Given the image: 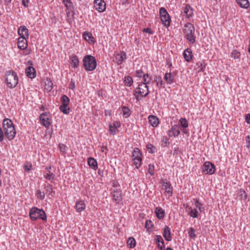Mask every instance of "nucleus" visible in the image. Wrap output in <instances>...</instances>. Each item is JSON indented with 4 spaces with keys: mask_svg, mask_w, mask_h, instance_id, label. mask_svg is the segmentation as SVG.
I'll use <instances>...</instances> for the list:
<instances>
[{
    "mask_svg": "<svg viewBox=\"0 0 250 250\" xmlns=\"http://www.w3.org/2000/svg\"><path fill=\"white\" fill-rule=\"evenodd\" d=\"M3 128L5 135L9 140H13L16 135V132L12 121L8 118L3 121Z\"/></svg>",
    "mask_w": 250,
    "mask_h": 250,
    "instance_id": "1",
    "label": "nucleus"
},
{
    "mask_svg": "<svg viewBox=\"0 0 250 250\" xmlns=\"http://www.w3.org/2000/svg\"><path fill=\"white\" fill-rule=\"evenodd\" d=\"M184 34L187 40L192 43L196 42L195 28L190 23H187L184 26Z\"/></svg>",
    "mask_w": 250,
    "mask_h": 250,
    "instance_id": "2",
    "label": "nucleus"
},
{
    "mask_svg": "<svg viewBox=\"0 0 250 250\" xmlns=\"http://www.w3.org/2000/svg\"><path fill=\"white\" fill-rule=\"evenodd\" d=\"M29 216L33 221L37 220L38 219L45 221L47 218L44 211L42 209L38 208L37 207H33L30 209Z\"/></svg>",
    "mask_w": 250,
    "mask_h": 250,
    "instance_id": "3",
    "label": "nucleus"
},
{
    "mask_svg": "<svg viewBox=\"0 0 250 250\" xmlns=\"http://www.w3.org/2000/svg\"><path fill=\"white\" fill-rule=\"evenodd\" d=\"M83 66L86 71H91L94 70L97 66L95 58L91 55H86L83 59Z\"/></svg>",
    "mask_w": 250,
    "mask_h": 250,
    "instance_id": "4",
    "label": "nucleus"
},
{
    "mask_svg": "<svg viewBox=\"0 0 250 250\" xmlns=\"http://www.w3.org/2000/svg\"><path fill=\"white\" fill-rule=\"evenodd\" d=\"M6 81L10 88H14L18 83V77L17 74L12 70L8 71L6 73Z\"/></svg>",
    "mask_w": 250,
    "mask_h": 250,
    "instance_id": "5",
    "label": "nucleus"
},
{
    "mask_svg": "<svg viewBox=\"0 0 250 250\" xmlns=\"http://www.w3.org/2000/svg\"><path fill=\"white\" fill-rule=\"evenodd\" d=\"M159 13L162 22L166 27L170 25V18L168 13L164 7L160 9Z\"/></svg>",
    "mask_w": 250,
    "mask_h": 250,
    "instance_id": "6",
    "label": "nucleus"
},
{
    "mask_svg": "<svg viewBox=\"0 0 250 250\" xmlns=\"http://www.w3.org/2000/svg\"><path fill=\"white\" fill-rule=\"evenodd\" d=\"M215 171V166L210 162H206L203 166V172L206 174L212 175Z\"/></svg>",
    "mask_w": 250,
    "mask_h": 250,
    "instance_id": "7",
    "label": "nucleus"
},
{
    "mask_svg": "<svg viewBox=\"0 0 250 250\" xmlns=\"http://www.w3.org/2000/svg\"><path fill=\"white\" fill-rule=\"evenodd\" d=\"M161 184L162 185L163 189H164L167 193L171 195L173 193V188L171 187L170 183L167 181V179H163L161 181Z\"/></svg>",
    "mask_w": 250,
    "mask_h": 250,
    "instance_id": "8",
    "label": "nucleus"
},
{
    "mask_svg": "<svg viewBox=\"0 0 250 250\" xmlns=\"http://www.w3.org/2000/svg\"><path fill=\"white\" fill-rule=\"evenodd\" d=\"M94 7L100 12H103L106 9V4L104 0H95Z\"/></svg>",
    "mask_w": 250,
    "mask_h": 250,
    "instance_id": "9",
    "label": "nucleus"
},
{
    "mask_svg": "<svg viewBox=\"0 0 250 250\" xmlns=\"http://www.w3.org/2000/svg\"><path fill=\"white\" fill-rule=\"evenodd\" d=\"M126 59V55L125 52L122 51L120 53L115 55L114 61L118 65L121 64L123 61Z\"/></svg>",
    "mask_w": 250,
    "mask_h": 250,
    "instance_id": "10",
    "label": "nucleus"
},
{
    "mask_svg": "<svg viewBox=\"0 0 250 250\" xmlns=\"http://www.w3.org/2000/svg\"><path fill=\"white\" fill-rule=\"evenodd\" d=\"M139 90L138 93L141 94L142 97H146L149 94L148 87L144 83H140L137 88Z\"/></svg>",
    "mask_w": 250,
    "mask_h": 250,
    "instance_id": "11",
    "label": "nucleus"
},
{
    "mask_svg": "<svg viewBox=\"0 0 250 250\" xmlns=\"http://www.w3.org/2000/svg\"><path fill=\"white\" fill-rule=\"evenodd\" d=\"M40 119L42 125L46 127H48L51 124V120L48 117V115L45 113H42L40 116Z\"/></svg>",
    "mask_w": 250,
    "mask_h": 250,
    "instance_id": "12",
    "label": "nucleus"
},
{
    "mask_svg": "<svg viewBox=\"0 0 250 250\" xmlns=\"http://www.w3.org/2000/svg\"><path fill=\"white\" fill-rule=\"evenodd\" d=\"M180 133L179 127L177 125L173 126L167 132V135L169 137H177Z\"/></svg>",
    "mask_w": 250,
    "mask_h": 250,
    "instance_id": "13",
    "label": "nucleus"
},
{
    "mask_svg": "<svg viewBox=\"0 0 250 250\" xmlns=\"http://www.w3.org/2000/svg\"><path fill=\"white\" fill-rule=\"evenodd\" d=\"M24 37H20L18 42V47L21 50H24L27 47L28 44L26 39Z\"/></svg>",
    "mask_w": 250,
    "mask_h": 250,
    "instance_id": "14",
    "label": "nucleus"
},
{
    "mask_svg": "<svg viewBox=\"0 0 250 250\" xmlns=\"http://www.w3.org/2000/svg\"><path fill=\"white\" fill-rule=\"evenodd\" d=\"M18 33L20 36V37L26 38H28L29 37L28 30L25 26H21L18 29Z\"/></svg>",
    "mask_w": 250,
    "mask_h": 250,
    "instance_id": "15",
    "label": "nucleus"
},
{
    "mask_svg": "<svg viewBox=\"0 0 250 250\" xmlns=\"http://www.w3.org/2000/svg\"><path fill=\"white\" fill-rule=\"evenodd\" d=\"M26 76L30 78H34L36 76V70L32 66H29L25 69Z\"/></svg>",
    "mask_w": 250,
    "mask_h": 250,
    "instance_id": "16",
    "label": "nucleus"
},
{
    "mask_svg": "<svg viewBox=\"0 0 250 250\" xmlns=\"http://www.w3.org/2000/svg\"><path fill=\"white\" fill-rule=\"evenodd\" d=\"M163 236L165 239L167 241H170L172 239L171 236V232L170 228L167 226H165L163 232Z\"/></svg>",
    "mask_w": 250,
    "mask_h": 250,
    "instance_id": "17",
    "label": "nucleus"
},
{
    "mask_svg": "<svg viewBox=\"0 0 250 250\" xmlns=\"http://www.w3.org/2000/svg\"><path fill=\"white\" fill-rule=\"evenodd\" d=\"M86 205L83 200H79L76 203L75 208L77 211L79 212H82L85 208Z\"/></svg>",
    "mask_w": 250,
    "mask_h": 250,
    "instance_id": "18",
    "label": "nucleus"
},
{
    "mask_svg": "<svg viewBox=\"0 0 250 250\" xmlns=\"http://www.w3.org/2000/svg\"><path fill=\"white\" fill-rule=\"evenodd\" d=\"M113 199L114 201L119 203L122 200V196L121 192L117 190H114L113 192Z\"/></svg>",
    "mask_w": 250,
    "mask_h": 250,
    "instance_id": "19",
    "label": "nucleus"
},
{
    "mask_svg": "<svg viewBox=\"0 0 250 250\" xmlns=\"http://www.w3.org/2000/svg\"><path fill=\"white\" fill-rule=\"evenodd\" d=\"M183 12L187 18H190L192 16L193 10L189 4H186L184 8Z\"/></svg>",
    "mask_w": 250,
    "mask_h": 250,
    "instance_id": "20",
    "label": "nucleus"
},
{
    "mask_svg": "<svg viewBox=\"0 0 250 250\" xmlns=\"http://www.w3.org/2000/svg\"><path fill=\"white\" fill-rule=\"evenodd\" d=\"M70 63L72 67L76 68L79 64V60L78 57L74 54H73L70 57Z\"/></svg>",
    "mask_w": 250,
    "mask_h": 250,
    "instance_id": "21",
    "label": "nucleus"
},
{
    "mask_svg": "<svg viewBox=\"0 0 250 250\" xmlns=\"http://www.w3.org/2000/svg\"><path fill=\"white\" fill-rule=\"evenodd\" d=\"M148 121L153 127H156L159 124L158 119L153 115L149 116Z\"/></svg>",
    "mask_w": 250,
    "mask_h": 250,
    "instance_id": "22",
    "label": "nucleus"
},
{
    "mask_svg": "<svg viewBox=\"0 0 250 250\" xmlns=\"http://www.w3.org/2000/svg\"><path fill=\"white\" fill-rule=\"evenodd\" d=\"M183 56L184 59L187 62H190L192 58V51L188 48H187L184 51Z\"/></svg>",
    "mask_w": 250,
    "mask_h": 250,
    "instance_id": "23",
    "label": "nucleus"
},
{
    "mask_svg": "<svg viewBox=\"0 0 250 250\" xmlns=\"http://www.w3.org/2000/svg\"><path fill=\"white\" fill-rule=\"evenodd\" d=\"M88 165L92 168L96 170L98 168L97 162L95 159L92 157H90L87 160Z\"/></svg>",
    "mask_w": 250,
    "mask_h": 250,
    "instance_id": "24",
    "label": "nucleus"
},
{
    "mask_svg": "<svg viewBox=\"0 0 250 250\" xmlns=\"http://www.w3.org/2000/svg\"><path fill=\"white\" fill-rule=\"evenodd\" d=\"M155 213H156V216L159 219H163L165 215L164 210L160 207H157L156 208Z\"/></svg>",
    "mask_w": 250,
    "mask_h": 250,
    "instance_id": "25",
    "label": "nucleus"
},
{
    "mask_svg": "<svg viewBox=\"0 0 250 250\" xmlns=\"http://www.w3.org/2000/svg\"><path fill=\"white\" fill-rule=\"evenodd\" d=\"M164 80L167 84H171L174 82V77L170 72L166 73L164 77Z\"/></svg>",
    "mask_w": 250,
    "mask_h": 250,
    "instance_id": "26",
    "label": "nucleus"
},
{
    "mask_svg": "<svg viewBox=\"0 0 250 250\" xmlns=\"http://www.w3.org/2000/svg\"><path fill=\"white\" fill-rule=\"evenodd\" d=\"M237 3L239 6L245 9H247L249 7V2L248 0H237Z\"/></svg>",
    "mask_w": 250,
    "mask_h": 250,
    "instance_id": "27",
    "label": "nucleus"
},
{
    "mask_svg": "<svg viewBox=\"0 0 250 250\" xmlns=\"http://www.w3.org/2000/svg\"><path fill=\"white\" fill-rule=\"evenodd\" d=\"M83 37L84 38V39L89 42H94V41H93V39H94L93 37H92V34L88 32H84L83 33Z\"/></svg>",
    "mask_w": 250,
    "mask_h": 250,
    "instance_id": "28",
    "label": "nucleus"
},
{
    "mask_svg": "<svg viewBox=\"0 0 250 250\" xmlns=\"http://www.w3.org/2000/svg\"><path fill=\"white\" fill-rule=\"evenodd\" d=\"M132 156L134 158H142V153L138 148H135L132 152Z\"/></svg>",
    "mask_w": 250,
    "mask_h": 250,
    "instance_id": "29",
    "label": "nucleus"
},
{
    "mask_svg": "<svg viewBox=\"0 0 250 250\" xmlns=\"http://www.w3.org/2000/svg\"><path fill=\"white\" fill-rule=\"evenodd\" d=\"M124 83L125 86H130L133 83V79L130 76H125L124 79Z\"/></svg>",
    "mask_w": 250,
    "mask_h": 250,
    "instance_id": "30",
    "label": "nucleus"
},
{
    "mask_svg": "<svg viewBox=\"0 0 250 250\" xmlns=\"http://www.w3.org/2000/svg\"><path fill=\"white\" fill-rule=\"evenodd\" d=\"M122 112H123V115L125 118L128 117L130 115V111L129 108L128 107L126 106H123L122 107Z\"/></svg>",
    "mask_w": 250,
    "mask_h": 250,
    "instance_id": "31",
    "label": "nucleus"
},
{
    "mask_svg": "<svg viewBox=\"0 0 250 250\" xmlns=\"http://www.w3.org/2000/svg\"><path fill=\"white\" fill-rule=\"evenodd\" d=\"M61 100L62 103V104L65 105L67 106H68L70 102L69 98L65 95H63L61 97Z\"/></svg>",
    "mask_w": 250,
    "mask_h": 250,
    "instance_id": "32",
    "label": "nucleus"
},
{
    "mask_svg": "<svg viewBox=\"0 0 250 250\" xmlns=\"http://www.w3.org/2000/svg\"><path fill=\"white\" fill-rule=\"evenodd\" d=\"M127 244L130 248H133L136 246V241L133 237H130L128 238Z\"/></svg>",
    "mask_w": 250,
    "mask_h": 250,
    "instance_id": "33",
    "label": "nucleus"
},
{
    "mask_svg": "<svg viewBox=\"0 0 250 250\" xmlns=\"http://www.w3.org/2000/svg\"><path fill=\"white\" fill-rule=\"evenodd\" d=\"M44 186L46 193H48L49 195H51L53 191L52 186L48 183L45 184Z\"/></svg>",
    "mask_w": 250,
    "mask_h": 250,
    "instance_id": "34",
    "label": "nucleus"
},
{
    "mask_svg": "<svg viewBox=\"0 0 250 250\" xmlns=\"http://www.w3.org/2000/svg\"><path fill=\"white\" fill-rule=\"evenodd\" d=\"M60 110L64 114H67L70 112V108L67 105L61 104L60 106Z\"/></svg>",
    "mask_w": 250,
    "mask_h": 250,
    "instance_id": "35",
    "label": "nucleus"
},
{
    "mask_svg": "<svg viewBox=\"0 0 250 250\" xmlns=\"http://www.w3.org/2000/svg\"><path fill=\"white\" fill-rule=\"evenodd\" d=\"M109 131L113 135H115L118 132V130L117 126L115 125V123H114L113 125H109Z\"/></svg>",
    "mask_w": 250,
    "mask_h": 250,
    "instance_id": "36",
    "label": "nucleus"
},
{
    "mask_svg": "<svg viewBox=\"0 0 250 250\" xmlns=\"http://www.w3.org/2000/svg\"><path fill=\"white\" fill-rule=\"evenodd\" d=\"M238 196L242 200H246L247 198V195L245 191L241 189H240L238 192Z\"/></svg>",
    "mask_w": 250,
    "mask_h": 250,
    "instance_id": "37",
    "label": "nucleus"
},
{
    "mask_svg": "<svg viewBox=\"0 0 250 250\" xmlns=\"http://www.w3.org/2000/svg\"><path fill=\"white\" fill-rule=\"evenodd\" d=\"M52 82L47 79L45 82V88L49 91H51L52 88Z\"/></svg>",
    "mask_w": 250,
    "mask_h": 250,
    "instance_id": "38",
    "label": "nucleus"
},
{
    "mask_svg": "<svg viewBox=\"0 0 250 250\" xmlns=\"http://www.w3.org/2000/svg\"><path fill=\"white\" fill-rule=\"evenodd\" d=\"M195 205L196 208H198L200 212H202L204 209V208L203 207V205L198 199L196 200L195 202Z\"/></svg>",
    "mask_w": 250,
    "mask_h": 250,
    "instance_id": "39",
    "label": "nucleus"
},
{
    "mask_svg": "<svg viewBox=\"0 0 250 250\" xmlns=\"http://www.w3.org/2000/svg\"><path fill=\"white\" fill-rule=\"evenodd\" d=\"M142 158H134V164L136 166V168H139V167L141 166L142 164Z\"/></svg>",
    "mask_w": 250,
    "mask_h": 250,
    "instance_id": "40",
    "label": "nucleus"
},
{
    "mask_svg": "<svg viewBox=\"0 0 250 250\" xmlns=\"http://www.w3.org/2000/svg\"><path fill=\"white\" fill-rule=\"evenodd\" d=\"M153 224L150 220H146L145 223V228L148 230H150L153 228Z\"/></svg>",
    "mask_w": 250,
    "mask_h": 250,
    "instance_id": "41",
    "label": "nucleus"
},
{
    "mask_svg": "<svg viewBox=\"0 0 250 250\" xmlns=\"http://www.w3.org/2000/svg\"><path fill=\"white\" fill-rule=\"evenodd\" d=\"M231 56L234 59H238L240 58V53L236 50H233L231 53Z\"/></svg>",
    "mask_w": 250,
    "mask_h": 250,
    "instance_id": "42",
    "label": "nucleus"
},
{
    "mask_svg": "<svg viewBox=\"0 0 250 250\" xmlns=\"http://www.w3.org/2000/svg\"><path fill=\"white\" fill-rule=\"evenodd\" d=\"M196 65L198 66V71H203L205 68V64L203 62H199Z\"/></svg>",
    "mask_w": 250,
    "mask_h": 250,
    "instance_id": "43",
    "label": "nucleus"
},
{
    "mask_svg": "<svg viewBox=\"0 0 250 250\" xmlns=\"http://www.w3.org/2000/svg\"><path fill=\"white\" fill-rule=\"evenodd\" d=\"M180 122L182 127L186 128L188 126V123L186 119L181 118L180 120Z\"/></svg>",
    "mask_w": 250,
    "mask_h": 250,
    "instance_id": "44",
    "label": "nucleus"
},
{
    "mask_svg": "<svg viewBox=\"0 0 250 250\" xmlns=\"http://www.w3.org/2000/svg\"><path fill=\"white\" fill-rule=\"evenodd\" d=\"M191 217L197 218L198 216V212L196 209H191L189 212Z\"/></svg>",
    "mask_w": 250,
    "mask_h": 250,
    "instance_id": "45",
    "label": "nucleus"
},
{
    "mask_svg": "<svg viewBox=\"0 0 250 250\" xmlns=\"http://www.w3.org/2000/svg\"><path fill=\"white\" fill-rule=\"evenodd\" d=\"M188 233L190 238H193L196 237L195 229L192 228H189Z\"/></svg>",
    "mask_w": 250,
    "mask_h": 250,
    "instance_id": "46",
    "label": "nucleus"
},
{
    "mask_svg": "<svg viewBox=\"0 0 250 250\" xmlns=\"http://www.w3.org/2000/svg\"><path fill=\"white\" fill-rule=\"evenodd\" d=\"M55 175L53 173L49 172L44 175V178L48 180H53L54 178Z\"/></svg>",
    "mask_w": 250,
    "mask_h": 250,
    "instance_id": "47",
    "label": "nucleus"
},
{
    "mask_svg": "<svg viewBox=\"0 0 250 250\" xmlns=\"http://www.w3.org/2000/svg\"><path fill=\"white\" fill-rule=\"evenodd\" d=\"M147 149L148 150L150 153H154L155 152V147L152 145L149 144L146 146Z\"/></svg>",
    "mask_w": 250,
    "mask_h": 250,
    "instance_id": "48",
    "label": "nucleus"
},
{
    "mask_svg": "<svg viewBox=\"0 0 250 250\" xmlns=\"http://www.w3.org/2000/svg\"><path fill=\"white\" fill-rule=\"evenodd\" d=\"M37 196L38 198L42 200L44 198L45 194L44 192H42L40 190H38L37 191Z\"/></svg>",
    "mask_w": 250,
    "mask_h": 250,
    "instance_id": "49",
    "label": "nucleus"
},
{
    "mask_svg": "<svg viewBox=\"0 0 250 250\" xmlns=\"http://www.w3.org/2000/svg\"><path fill=\"white\" fill-rule=\"evenodd\" d=\"M59 148L60 151L62 152H65L66 150V146L62 144H59Z\"/></svg>",
    "mask_w": 250,
    "mask_h": 250,
    "instance_id": "50",
    "label": "nucleus"
},
{
    "mask_svg": "<svg viewBox=\"0 0 250 250\" xmlns=\"http://www.w3.org/2000/svg\"><path fill=\"white\" fill-rule=\"evenodd\" d=\"M154 170V166L153 165H149L148 166V172L151 175H154L153 171Z\"/></svg>",
    "mask_w": 250,
    "mask_h": 250,
    "instance_id": "51",
    "label": "nucleus"
},
{
    "mask_svg": "<svg viewBox=\"0 0 250 250\" xmlns=\"http://www.w3.org/2000/svg\"><path fill=\"white\" fill-rule=\"evenodd\" d=\"M155 241L156 243L159 244L164 241L161 236L157 235L155 238Z\"/></svg>",
    "mask_w": 250,
    "mask_h": 250,
    "instance_id": "52",
    "label": "nucleus"
},
{
    "mask_svg": "<svg viewBox=\"0 0 250 250\" xmlns=\"http://www.w3.org/2000/svg\"><path fill=\"white\" fill-rule=\"evenodd\" d=\"M168 142V139L166 137H163L162 139V146H166Z\"/></svg>",
    "mask_w": 250,
    "mask_h": 250,
    "instance_id": "53",
    "label": "nucleus"
},
{
    "mask_svg": "<svg viewBox=\"0 0 250 250\" xmlns=\"http://www.w3.org/2000/svg\"><path fill=\"white\" fill-rule=\"evenodd\" d=\"M69 88L74 90L75 88V84L74 80L72 79H71L70 83L69 84Z\"/></svg>",
    "mask_w": 250,
    "mask_h": 250,
    "instance_id": "54",
    "label": "nucleus"
},
{
    "mask_svg": "<svg viewBox=\"0 0 250 250\" xmlns=\"http://www.w3.org/2000/svg\"><path fill=\"white\" fill-rule=\"evenodd\" d=\"M142 31L143 32L147 33L151 35L153 34V32L149 28H143Z\"/></svg>",
    "mask_w": 250,
    "mask_h": 250,
    "instance_id": "55",
    "label": "nucleus"
},
{
    "mask_svg": "<svg viewBox=\"0 0 250 250\" xmlns=\"http://www.w3.org/2000/svg\"><path fill=\"white\" fill-rule=\"evenodd\" d=\"M136 76L138 78H141L142 77H143V74H144L143 73V72L142 70H137L136 72Z\"/></svg>",
    "mask_w": 250,
    "mask_h": 250,
    "instance_id": "56",
    "label": "nucleus"
},
{
    "mask_svg": "<svg viewBox=\"0 0 250 250\" xmlns=\"http://www.w3.org/2000/svg\"><path fill=\"white\" fill-rule=\"evenodd\" d=\"M63 2L64 3L65 6L68 8L70 7V5H68L67 3L72 4L71 0H63Z\"/></svg>",
    "mask_w": 250,
    "mask_h": 250,
    "instance_id": "57",
    "label": "nucleus"
},
{
    "mask_svg": "<svg viewBox=\"0 0 250 250\" xmlns=\"http://www.w3.org/2000/svg\"><path fill=\"white\" fill-rule=\"evenodd\" d=\"M246 141L247 143V146L249 147L250 146V136L249 135L247 136L246 138Z\"/></svg>",
    "mask_w": 250,
    "mask_h": 250,
    "instance_id": "58",
    "label": "nucleus"
},
{
    "mask_svg": "<svg viewBox=\"0 0 250 250\" xmlns=\"http://www.w3.org/2000/svg\"><path fill=\"white\" fill-rule=\"evenodd\" d=\"M158 247L160 249V250H163L165 248L164 241L158 244Z\"/></svg>",
    "mask_w": 250,
    "mask_h": 250,
    "instance_id": "59",
    "label": "nucleus"
},
{
    "mask_svg": "<svg viewBox=\"0 0 250 250\" xmlns=\"http://www.w3.org/2000/svg\"><path fill=\"white\" fill-rule=\"evenodd\" d=\"M150 78H149L148 81H147V78L146 77H143L144 82L141 83H144L145 85H147L149 83Z\"/></svg>",
    "mask_w": 250,
    "mask_h": 250,
    "instance_id": "60",
    "label": "nucleus"
},
{
    "mask_svg": "<svg viewBox=\"0 0 250 250\" xmlns=\"http://www.w3.org/2000/svg\"><path fill=\"white\" fill-rule=\"evenodd\" d=\"M3 139H4L3 132L2 129L0 127V142L2 141L3 140Z\"/></svg>",
    "mask_w": 250,
    "mask_h": 250,
    "instance_id": "61",
    "label": "nucleus"
},
{
    "mask_svg": "<svg viewBox=\"0 0 250 250\" xmlns=\"http://www.w3.org/2000/svg\"><path fill=\"white\" fill-rule=\"evenodd\" d=\"M29 2V0H22V5L25 7H28V3Z\"/></svg>",
    "mask_w": 250,
    "mask_h": 250,
    "instance_id": "62",
    "label": "nucleus"
},
{
    "mask_svg": "<svg viewBox=\"0 0 250 250\" xmlns=\"http://www.w3.org/2000/svg\"><path fill=\"white\" fill-rule=\"evenodd\" d=\"M246 121L248 123L250 124V114H248L246 115Z\"/></svg>",
    "mask_w": 250,
    "mask_h": 250,
    "instance_id": "63",
    "label": "nucleus"
},
{
    "mask_svg": "<svg viewBox=\"0 0 250 250\" xmlns=\"http://www.w3.org/2000/svg\"><path fill=\"white\" fill-rule=\"evenodd\" d=\"M31 167V166H28L27 165H25L24 166V169L25 171H29V170H30V167Z\"/></svg>",
    "mask_w": 250,
    "mask_h": 250,
    "instance_id": "64",
    "label": "nucleus"
}]
</instances>
